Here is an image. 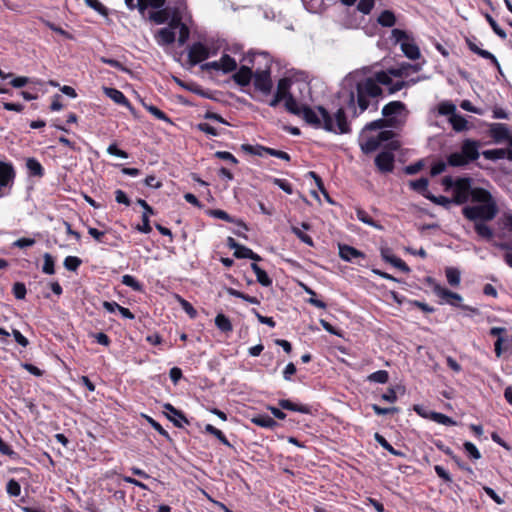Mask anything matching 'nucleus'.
<instances>
[{
    "mask_svg": "<svg viewBox=\"0 0 512 512\" xmlns=\"http://www.w3.org/2000/svg\"><path fill=\"white\" fill-rule=\"evenodd\" d=\"M122 284L130 287L136 292H142L143 291V284L139 282L134 276L125 274L122 276L121 280Z\"/></svg>",
    "mask_w": 512,
    "mask_h": 512,
    "instance_id": "nucleus-42",
    "label": "nucleus"
},
{
    "mask_svg": "<svg viewBox=\"0 0 512 512\" xmlns=\"http://www.w3.org/2000/svg\"><path fill=\"white\" fill-rule=\"evenodd\" d=\"M145 109L153 115L156 119L171 123V119L168 115L154 105H144Z\"/></svg>",
    "mask_w": 512,
    "mask_h": 512,
    "instance_id": "nucleus-50",
    "label": "nucleus"
},
{
    "mask_svg": "<svg viewBox=\"0 0 512 512\" xmlns=\"http://www.w3.org/2000/svg\"><path fill=\"white\" fill-rule=\"evenodd\" d=\"M210 56L209 48L201 42L193 43L188 51V61L190 65L195 66Z\"/></svg>",
    "mask_w": 512,
    "mask_h": 512,
    "instance_id": "nucleus-9",
    "label": "nucleus"
},
{
    "mask_svg": "<svg viewBox=\"0 0 512 512\" xmlns=\"http://www.w3.org/2000/svg\"><path fill=\"white\" fill-rule=\"evenodd\" d=\"M63 265L68 271L76 272L82 265V260L77 256H67Z\"/></svg>",
    "mask_w": 512,
    "mask_h": 512,
    "instance_id": "nucleus-49",
    "label": "nucleus"
},
{
    "mask_svg": "<svg viewBox=\"0 0 512 512\" xmlns=\"http://www.w3.org/2000/svg\"><path fill=\"white\" fill-rule=\"evenodd\" d=\"M169 18V28H171L172 30L177 29L184 25V23L182 22L181 13L178 9H174Z\"/></svg>",
    "mask_w": 512,
    "mask_h": 512,
    "instance_id": "nucleus-54",
    "label": "nucleus"
},
{
    "mask_svg": "<svg viewBox=\"0 0 512 512\" xmlns=\"http://www.w3.org/2000/svg\"><path fill=\"white\" fill-rule=\"evenodd\" d=\"M401 50L404 55L411 60H417L421 56L419 47L414 42H402Z\"/></svg>",
    "mask_w": 512,
    "mask_h": 512,
    "instance_id": "nucleus-23",
    "label": "nucleus"
},
{
    "mask_svg": "<svg viewBox=\"0 0 512 512\" xmlns=\"http://www.w3.org/2000/svg\"><path fill=\"white\" fill-rule=\"evenodd\" d=\"M6 491L10 496L17 497L21 493V486L15 479H10L7 482Z\"/></svg>",
    "mask_w": 512,
    "mask_h": 512,
    "instance_id": "nucleus-60",
    "label": "nucleus"
},
{
    "mask_svg": "<svg viewBox=\"0 0 512 512\" xmlns=\"http://www.w3.org/2000/svg\"><path fill=\"white\" fill-rule=\"evenodd\" d=\"M475 40H476V38H474V39L466 38V44H467L468 48L470 49V51H472L473 53L477 54L478 56H480L486 60H489L491 62V64L500 71L501 70L500 63L497 60V58L494 56V54H492L488 50L481 49L476 44Z\"/></svg>",
    "mask_w": 512,
    "mask_h": 512,
    "instance_id": "nucleus-13",
    "label": "nucleus"
},
{
    "mask_svg": "<svg viewBox=\"0 0 512 512\" xmlns=\"http://www.w3.org/2000/svg\"><path fill=\"white\" fill-rule=\"evenodd\" d=\"M220 68L224 74L231 73L237 69L236 60L228 54H223L220 58Z\"/></svg>",
    "mask_w": 512,
    "mask_h": 512,
    "instance_id": "nucleus-26",
    "label": "nucleus"
},
{
    "mask_svg": "<svg viewBox=\"0 0 512 512\" xmlns=\"http://www.w3.org/2000/svg\"><path fill=\"white\" fill-rule=\"evenodd\" d=\"M406 111V105L401 101H391L382 108V115L385 120H391L392 127L399 123L397 117Z\"/></svg>",
    "mask_w": 512,
    "mask_h": 512,
    "instance_id": "nucleus-7",
    "label": "nucleus"
},
{
    "mask_svg": "<svg viewBox=\"0 0 512 512\" xmlns=\"http://www.w3.org/2000/svg\"><path fill=\"white\" fill-rule=\"evenodd\" d=\"M449 122L456 132H462L468 129V121L462 115L453 114L450 116Z\"/></svg>",
    "mask_w": 512,
    "mask_h": 512,
    "instance_id": "nucleus-29",
    "label": "nucleus"
},
{
    "mask_svg": "<svg viewBox=\"0 0 512 512\" xmlns=\"http://www.w3.org/2000/svg\"><path fill=\"white\" fill-rule=\"evenodd\" d=\"M480 142L473 139H465L461 145V152L468 163L476 161L479 158Z\"/></svg>",
    "mask_w": 512,
    "mask_h": 512,
    "instance_id": "nucleus-11",
    "label": "nucleus"
},
{
    "mask_svg": "<svg viewBox=\"0 0 512 512\" xmlns=\"http://www.w3.org/2000/svg\"><path fill=\"white\" fill-rule=\"evenodd\" d=\"M455 111L456 106L452 102L445 101L440 103L438 106V112L441 115L452 116L453 114H455Z\"/></svg>",
    "mask_w": 512,
    "mask_h": 512,
    "instance_id": "nucleus-58",
    "label": "nucleus"
},
{
    "mask_svg": "<svg viewBox=\"0 0 512 512\" xmlns=\"http://www.w3.org/2000/svg\"><path fill=\"white\" fill-rule=\"evenodd\" d=\"M489 135L495 143L506 141L512 147V133L504 123H492L489 127Z\"/></svg>",
    "mask_w": 512,
    "mask_h": 512,
    "instance_id": "nucleus-8",
    "label": "nucleus"
},
{
    "mask_svg": "<svg viewBox=\"0 0 512 512\" xmlns=\"http://www.w3.org/2000/svg\"><path fill=\"white\" fill-rule=\"evenodd\" d=\"M206 432L210 433L211 435L215 436L223 445L232 448V444L229 442L227 437L223 434L221 430L214 427L211 424H207L205 427Z\"/></svg>",
    "mask_w": 512,
    "mask_h": 512,
    "instance_id": "nucleus-40",
    "label": "nucleus"
},
{
    "mask_svg": "<svg viewBox=\"0 0 512 512\" xmlns=\"http://www.w3.org/2000/svg\"><path fill=\"white\" fill-rule=\"evenodd\" d=\"M445 275L447 282L453 286L457 287L460 284L461 281V273L457 268L454 267H447L445 269Z\"/></svg>",
    "mask_w": 512,
    "mask_h": 512,
    "instance_id": "nucleus-33",
    "label": "nucleus"
},
{
    "mask_svg": "<svg viewBox=\"0 0 512 512\" xmlns=\"http://www.w3.org/2000/svg\"><path fill=\"white\" fill-rule=\"evenodd\" d=\"M208 215L221 219L223 221L229 222V223H237L238 225L242 226L244 229H248L246 224L242 220H235L231 215H229L226 211L222 209H211L208 211Z\"/></svg>",
    "mask_w": 512,
    "mask_h": 512,
    "instance_id": "nucleus-21",
    "label": "nucleus"
},
{
    "mask_svg": "<svg viewBox=\"0 0 512 512\" xmlns=\"http://www.w3.org/2000/svg\"><path fill=\"white\" fill-rule=\"evenodd\" d=\"M501 225L504 229L509 232H512V213L505 212L500 219Z\"/></svg>",
    "mask_w": 512,
    "mask_h": 512,
    "instance_id": "nucleus-64",
    "label": "nucleus"
},
{
    "mask_svg": "<svg viewBox=\"0 0 512 512\" xmlns=\"http://www.w3.org/2000/svg\"><path fill=\"white\" fill-rule=\"evenodd\" d=\"M0 453L10 457L13 460L19 459V454L12 449L10 445L3 441L0 437Z\"/></svg>",
    "mask_w": 512,
    "mask_h": 512,
    "instance_id": "nucleus-55",
    "label": "nucleus"
},
{
    "mask_svg": "<svg viewBox=\"0 0 512 512\" xmlns=\"http://www.w3.org/2000/svg\"><path fill=\"white\" fill-rule=\"evenodd\" d=\"M426 199L430 200L432 203L436 205H440L445 209H449L451 204H454L453 198H448L446 196H435L433 194L426 195Z\"/></svg>",
    "mask_w": 512,
    "mask_h": 512,
    "instance_id": "nucleus-41",
    "label": "nucleus"
},
{
    "mask_svg": "<svg viewBox=\"0 0 512 512\" xmlns=\"http://www.w3.org/2000/svg\"><path fill=\"white\" fill-rule=\"evenodd\" d=\"M386 127H392L391 120H385V118L374 120L365 126V130H377Z\"/></svg>",
    "mask_w": 512,
    "mask_h": 512,
    "instance_id": "nucleus-53",
    "label": "nucleus"
},
{
    "mask_svg": "<svg viewBox=\"0 0 512 512\" xmlns=\"http://www.w3.org/2000/svg\"><path fill=\"white\" fill-rule=\"evenodd\" d=\"M279 407L291 412H299L302 414H312L311 407L308 405H302L292 402L289 399H282L279 401Z\"/></svg>",
    "mask_w": 512,
    "mask_h": 512,
    "instance_id": "nucleus-19",
    "label": "nucleus"
},
{
    "mask_svg": "<svg viewBox=\"0 0 512 512\" xmlns=\"http://www.w3.org/2000/svg\"><path fill=\"white\" fill-rule=\"evenodd\" d=\"M104 94L109 97L112 101H114L116 104L122 105L124 107H131V103L128 100V98L124 95L123 92L116 88H110V87H104L103 88Z\"/></svg>",
    "mask_w": 512,
    "mask_h": 512,
    "instance_id": "nucleus-18",
    "label": "nucleus"
},
{
    "mask_svg": "<svg viewBox=\"0 0 512 512\" xmlns=\"http://www.w3.org/2000/svg\"><path fill=\"white\" fill-rule=\"evenodd\" d=\"M43 266H42V272L47 275H53L55 273V260L54 257L49 254L45 253L43 255Z\"/></svg>",
    "mask_w": 512,
    "mask_h": 512,
    "instance_id": "nucleus-45",
    "label": "nucleus"
},
{
    "mask_svg": "<svg viewBox=\"0 0 512 512\" xmlns=\"http://www.w3.org/2000/svg\"><path fill=\"white\" fill-rule=\"evenodd\" d=\"M26 168L29 177L42 178L45 175V169L42 164L34 157L26 159Z\"/></svg>",
    "mask_w": 512,
    "mask_h": 512,
    "instance_id": "nucleus-20",
    "label": "nucleus"
},
{
    "mask_svg": "<svg viewBox=\"0 0 512 512\" xmlns=\"http://www.w3.org/2000/svg\"><path fill=\"white\" fill-rule=\"evenodd\" d=\"M463 449L468 458L473 461L479 460L482 457L479 449L470 441H465L463 443Z\"/></svg>",
    "mask_w": 512,
    "mask_h": 512,
    "instance_id": "nucleus-43",
    "label": "nucleus"
},
{
    "mask_svg": "<svg viewBox=\"0 0 512 512\" xmlns=\"http://www.w3.org/2000/svg\"><path fill=\"white\" fill-rule=\"evenodd\" d=\"M339 256L347 262H351L356 258H365V254L362 251L347 244L339 245Z\"/></svg>",
    "mask_w": 512,
    "mask_h": 512,
    "instance_id": "nucleus-16",
    "label": "nucleus"
},
{
    "mask_svg": "<svg viewBox=\"0 0 512 512\" xmlns=\"http://www.w3.org/2000/svg\"><path fill=\"white\" fill-rule=\"evenodd\" d=\"M16 176L12 163L0 161V186L6 187L14 181Z\"/></svg>",
    "mask_w": 512,
    "mask_h": 512,
    "instance_id": "nucleus-15",
    "label": "nucleus"
},
{
    "mask_svg": "<svg viewBox=\"0 0 512 512\" xmlns=\"http://www.w3.org/2000/svg\"><path fill=\"white\" fill-rule=\"evenodd\" d=\"M292 85L291 79L284 77L279 79L277 83V89L275 94L279 95L283 99H286L288 96H291L290 88Z\"/></svg>",
    "mask_w": 512,
    "mask_h": 512,
    "instance_id": "nucleus-27",
    "label": "nucleus"
},
{
    "mask_svg": "<svg viewBox=\"0 0 512 512\" xmlns=\"http://www.w3.org/2000/svg\"><path fill=\"white\" fill-rule=\"evenodd\" d=\"M215 325L220 331L224 333H229L233 331V325L230 319L223 313L217 314V316L215 317Z\"/></svg>",
    "mask_w": 512,
    "mask_h": 512,
    "instance_id": "nucleus-30",
    "label": "nucleus"
},
{
    "mask_svg": "<svg viewBox=\"0 0 512 512\" xmlns=\"http://www.w3.org/2000/svg\"><path fill=\"white\" fill-rule=\"evenodd\" d=\"M447 163L452 167H463L469 164L462 152L451 153L447 157Z\"/></svg>",
    "mask_w": 512,
    "mask_h": 512,
    "instance_id": "nucleus-37",
    "label": "nucleus"
},
{
    "mask_svg": "<svg viewBox=\"0 0 512 512\" xmlns=\"http://www.w3.org/2000/svg\"><path fill=\"white\" fill-rule=\"evenodd\" d=\"M140 3V13L144 15L148 7L160 9L165 5L166 0H140Z\"/></svg>",
    "mask_w": 512,
    "mask_h": 512,
    "instance_id": "nucleus-48",
    "label": "nucleus"
},
{
    "mask_svg": "<svg viewBox=\"0 0 512 512\" xmlns=\"http://www.w3.org/2000/svg\"><path fill=\"white\" fill-rule=\"evenodd\" d=\"M427 282L432 286L433 293L445 303L454 307H459L462 310L470 311L473 314H479V310L477 308L461 304L463 298L460 294L441 286L431 277L427 278Z\"/></svg>",
    "mask_w": 512,
    "mask_h": 512,
    "instance_id": "nucleus-4",
    "label": "nucleus"
},
{
    "mask_svg": "<svg viewBox=\"0 0 512 512\" xmlns=\"http://www.w3.org/2000/svg\"><path fill=\"white\" fill-rule=\"evenodd\" d=\"M299 117H302L307 124L315 128H323V120L321 115L319 114V112L317 113L308 105L302 104Z\"/></svg>",
    "mask_w": 512,
    "mask_h": 512,
    "instance_id": "nucleus-12",
    "label": "nucleus"
},
{
    "mask_svg": "<svg viewBox=\"0 0 512 512\" xmlns=\"http://www.w3.org/2000/svg\"><path fill=\"white\" fill-rule=\"evenodd\" d=\"M316 109L322 117L323 129L325 131L336 134H348L351 132V127L347 120L344 107H340L335 112V121L329 111L323 106H317Z\"/></svg>",
    "mask_w": 512,
    "mask_h": 512,
    "instance_id": "nucleus-3",
    "label": "nucleus"
},
{
    "mask_svg": "<svg viewBox=\"0 0 512 512\" xmlns=\"http://www.w3.org/2000/svg\"><path fill=\"white\" fill-rule=\"evenodd\" d=\"M484 17L488 24L490 25L493 32L500 37L501 39L505 40L507 38L506 32L498 25V23L495 21V19L488 13L484 14Z\"/></svg>",
    "mask_w": 512,
    "mask_h": 512,
    "instance_id": "nucleus-46",
    "label": "nucleus"
},
{
    "mask_svg": "<svg viewBox=\"0 0 512 512\" xmlns=\"http://www.w3.org/2000/svg\"><path fill=\"white\" fill-rule=\"evenodd\" d=\"M251 421L255 425L266 429H274L276 426H278L275 418H251Z\"/></svg>",
    "mask_w": 512,
    "mask_h": 512,
    "instance_id": "nucleus-52",
    "label": "nucleus"
},
{
    "mask_svg": "<svg viewBox=\"0 0 512 512\" xmlns=\"http://www.w3.org/2000/svg\"><path fill=\"white\" fill-rule=\"evenodd\" d=\"M485 159L496 161L505 158V148L489 149L482 152Z\"/></svg>",
    "mask_w": 512,
    "mask_h": 512,
    "instance_id": "nucleus-44",
    "label": "nucleus"
},
{
    "mask_svg": "<svg viewBox=\"0 0 512 512\" xmlns=\"http://www.w3.org/2000/svg\"><path fill=\"white\" fill-rule=\"evenodd\" d=\"M284 106L289 113L296 116H300L302 105L298 104L293 95L288 96L286 99H284Z\"/></svg>",
    "mask_w": 512,
    "mask_h": 512,
    "instance_id": "nucleus-38",
    "label": "nucleus"
},
{
    "mask_svg": "<svg viewBox=\"0 0 512 512\" xmlns=\"http://www.w3.org/2000/svg\"><path fill=\"white\" fill-rule=\"evenodd\" d=\"M156 38L159 44L170 45L175 42L176 35L171 28L166 27L158 31Z\"/></svg>",
    "mask_w": 512,
    "mask_h": 512,
    "instance_id": "nucleus-22",
    "label": "nucleus"
},
{
    "mask_svg": "<svg viewBox=\"0 0 512 512\" xmlns=\"http://www.w3.org/2000/svg\"><path fill=\"white\" fill-rule=\"evenodd\" d=\"M375 6V0H360L357 4V10L364 15L371 13Z\"/></svg>",
    "mask_w": 512,
    "mask_h": 512,
    "instance_id": "nucleus-57",
    "label": "nucleus"
},
{
    "mask_svg": "<svg viewBox=\"0 0 512 512\" xmlns=\"http://www.w3.org/2000/svg\"><path fill=\"white\" fill-rule=\"evenodd\" d=\"M473 179L470 177H458L457 183L452 191L454 204L463 205L469 200L474 202V193L478 190H484L482 187H473Z\"/></svg>",
    "mask_w": 512,
    "mask_h": 512,
    "instance_id": "nucleus-5",
    "label": "nucleus"
},
{
    "mask_svg": "<svg viewBox=\"0 0 512 512\" xmlns=\"http://www.w3.org/2000/svg\"><path fill=\"white\" fill-rule=\"evenodd\" d=\"M241 149H242V151H244L247 154L262 157L264 154H267V150H269L270 147H266V146H263L260 144H257V145L243 144V145H241Z\"/></svg>",
    "mask_w": 512,
    "mask_h": 512,
    "instance_id": "nucleus-32",
    "label": "nucleus"
},
{
    "mask_svg": "<svg viewBox=\"0 0 512 512\" xmlns=\"http://www.w3.org/2000/svg\"><path fill=\"white\" fill-rule=\"evenodd\" d=\"M368 379L376 383L384 384L388 381L389 374L386 370H378L370 374Z\"/></svg>",
    "mask_w": 512,
    "mask_h": 512,
    "instance_id": "nucleus-56",
    "label": "nucleus"
},
{
    "mask_svg": "<svg viewBox=\"0 0 512 512\" xmlns=\"http://www.w3.org/2000/svg\"><path fill=\"white\" fill-rule=\"evenodd\" d=\"M149 216L150 215H147V212H143L142 217H141L142 224L141 225L138 224L136 226V230H138L139 232L144 233V234H149L152 231Z\"/></svg>",
    "mask_w": 512,
    "mask_h": 512,
    "instance_id": "nucleus-61",
    "label": "nucleus"
},
{
    "mask_svg": "<svg viewBox=\"0 0 512 512\" xmlns=\"http://www.w3.org/2000/svg\"><path fill=\"white\" fill-rule=\"evenodd\" d=\"M356 216L359 221H361L371 227H374L377 229H382V226L380 224H378L364 209L357 208Z\"/></svg>",
    "mask_w": 512,
    "mask_h": 512,
    "instance_id": "nucleus-36",
    "label": "nucleus"
},
{
    "mask_svg": "<svg viewBox=\"0 0 512 512\" xmlns=\"http://www.w3.org/2000/svg\"><path fill=\"white\" fill-rule=\"evenodd\" d=\"M428 184H429V181L427 178L425 177H421L417 180H411L409 181V186L412 190L416 191L417 193L421 194L422 196H424L426 198V195H429L431 194L429 191H428Z\"/></svg>",
    "mask_w": 512,
    "mask_h": 512,
    "instance_id": "nucleus-24",
    "label": "nucleus"
},
{
    "mask_svg": "<svg viewBox=\"0 0 512 512\" xmlns=\"http://www.w3.org/2000/svg\"><path fill=\"white\" fill-rule=\"evenodd\" d=\"M380 146L377 137H369L364 141L360 142V147L363 153L369 154L376 151Z\"/></svg>",
    "mask_w": 512,
    "mask_h": 512,
    "instance_id": "nucleus-35",
    "label": "nucleus"
},
{
    "mask_svg": "<svg viewBox=\"0 0 512 512\" xmlns=\"http://www.w3.org/2000/svg\"><path fill=\"white\" fill-rule=\"evenodd\" d=\"M88 234L95 239L98 243L109 244L106 238V232L100 231L96 228L89 227Z\"/></svg>",
    "mask_w": 512,
    "mask_h": 512,
    "instance_id": "nucleus-59",
    "label": "nucleus"
},
{
    "mask_svg": "<svg viewBox=\"0 0 512 512\" xmlns=\"http://www.w3.org/2000/svg\"><path fill=\"white\" fill-rule=\"evenodd\" d=\"M291 232L299 239L301 240L303 243H305L306 245L310 246V247H313L314 246V241L312 239V237L308 234H306L305 232H303L300 228H298L297 226H291Z\"/></svg>",
    "mask_w": 512,
    "mask_h": 512,
    "instance_id": "nucleus-51",
    "label": "nucleus"
},
{
    "mask_svg": "<svg viewBox=\"0 0 512 512\" xmlns=\"http://www.w3.org/2000/svg\"><path fill=\"white\" fill-rule=\"evenodd\" d=\"M253 75H254V71L252 70L251 67L242 65L233 74L232 79L237 85H239L241 87H245L251 83V80L253 79Z\"/></svg>",
    "mask_w": 512,
    "mask_h": 512,
    "instance_id": "nucleus-14",
    "label": "nucleus"
},
{
    "mask_svg": "<svg viewBox=\"0 0 512 512\" xmlns=\"http://www.w3.org/2000/svg\"><path fill=\"white\" fill-rule=\"evenodd\" d=\"M253 85L257 91L264 95H269L273 88L271 78V65H266L264 69H257L253 75Z\"/></svg>",
    "mask_w": 512,
    "mask_h": 512,
    "instance_id": "nucleus-6",
    "label": "nucleus"
},
{
    "mask_svg": "<svg viewBox=\"0 0 512 512\" xmlns=\"http://www.w3.org/2000/svg\"><path fill=\"white\" fill-rule=\"evenodd\" d=\"M394 161V154L390 151H382L375 157V165L382 173L392 172Z\"/></svg>",
    "mask_w": 512,
    "mask_h": 512,
    "instance_id": "nucleus-10",
    "label": "nucleus"
},
{
    "mask_svg": "<svg viewBox=\"0 0 512 512\" xmlns=\"http://www.w3.org/2000/svg\"><path fill=\"white\" fill-rule=\"evenodd\" d=\"M382 95V87L365 77L358 80L349 91L345 106L351 112V116L357 118L370 107L373 111H377Z\"/></svg>",
    "mask_w": 512,
    "mask_h": 512,
    "instance_id": "nucleus-2",
    "label": "nucleus"
},
{
    "mask_svg": "<svg viewBox=\"0 0 512 512\" xmlns=\"http://www.w3.org/2000/svg\"><path fill=\"white\" fill-rule=\"evenodd\" d=\"M251 269L255 273L258 283L264 287H269L272 285V279L257 263H252Z\"/></svg>",
    "mask_w": 512,
    "mask_h": 512,
    "instance_id": "nucleus-25",
    "label": "nucleus"
},
{
    "mask_svg": "<svg viewBox=\"0 0 512 512\" xmlns=\"http://www.w3.org/2000/svg\"><path fill=\"white\" fill-rule=\"evenodd\" d=\"M476 205L465 206L462 215L469 221L474 222L476 234L485 239L491 240L494 236L493 230L486 224L492 221L498 214L499 208L493 195L487 190H478L474 193Z\"/></svg>",
    "mask_w": 512,
    "mask_h": 512,
    "instance_id": "nucleus-1",
    "label": "nucleus"
},
{
    "mask_svg": "<svg viewBox=\"0 0 512 512\" xmlns=\"http://www.w3.org/2000/svg\"><path fill=\"white\" fill-rule=\"evenodd\" d=\"M13 295L16 299L22 300L25 298L27 290L26 286L22 282H16L12 288Z\"/></svg>",
    "mask_w": 512,
    "mask_h": 512,
    "instance_id": "nucleus-63",
    "label": "nucleus"
},
{
    "mask_svg": "<svg viewBox=\"0 0 512 512\" xmlns=\"http://www.w3.org/2000/svg\"><path fill=\"white\" fill-rule=\"evenodd\" d=\"M377 22L382 27H393L396 24L395 14L391 10H384L378 16Z\"/></svg>",
    "mask_w": 512,
    "mask_h": 512,
    "instance_id": "nucleus-28",
    "label": "nucleus"
},
{
    "mask_svg": "<svg viewBox=\"0 0 512 512\" xmlns=\"http://www.w3.org/2000/svg\"><path fill=\"white\" fill-rule=\"evenodd\" d=\"M170 13L167 8L165 9H158L157 11H153L150 13L149 18L151 21H153L156 24H164L169 20Z\"/></svg>",
    "mask_w": 512,
    "mask_h": 512,
    "instance_id": "nucleus-34",
    "label": "nucleus"
},
{
    "mask_svg": "<svg viewBox=\"0 0 512 512\" xmlns=\"http://www.w3.org/2000/svg\"><path fill=\"white\" fill-rule=\"evenodd\" d=\"M368 79H372L375 81L376 85H386L389 86L392 84V78L389 73L385 71L376 72L373 76L368 77Z\"/></svg>",
    "mask_w": 512,
    "mask_h": 512,
    "instance_id": "nucleus-39",
    "label": "nucleus"
},
{
    "mask_svg": "<svg viewBox=\"0 0 512 512\" xmlns=\"http://www.w3.org/2000/svg\"><path fill=\"white\" fill-rule=\"evenodd\" d=\"M381 256L386 262L390 263L391 265L398 268L402 272L409 273L411 271L410 267L406 264V262L403 261L401 258L391 254L390 250H382Z\"/></svg>",
    "mask_w": 512,
    "mask_h": 512,
    "instance_id": "nucleus-17",
    "label": "nucleus"
},
{
    "mask_svg": "<svg viewBox=\"0 0 512 512\" xmlns=\"http://www.w3.org/2000/svg\"><path fill=\"white\" fill-rule=\"evenodd\" d=\"M85 4L100 13L101 15H107L108 9L99 0H84Z\"/></svg>",
    "mask_w": 512,
    "mask_h": 512,
    "instance_id": "nucleus-62",
    "label": "nucleus"
},
{
    "mask_svg": "<svg viewBox=\"0 0 512 512\" xmlns=\"http://www.w3.org/2000/svg\"><path fill=\"white\" fill-rule=\"evenodd\" d=\"M304 291L308 294V295H311V297L307 300V302L319 309H326L327 305L324 301L320 300V299H317V294L316 292L311 289L310 287L308 286H304Z\"/></svg>",
    "mask_w": 512,
    "mask_h": 512,
    "instance_id": "nucleus-47",
    "label": "nucleus"
},
{
    "mask_svg": "<svg viewBox=\"0 0 512 512\" xmlns=\"http://www.w3.org/2000/svg\"><path fill=\"white\" fill-rule=\"evenodd\" d=\"M225 291L230 296L243 299L244 301H246V302H248L250 304H255V305H259L260 304V301H259V299L257 297L250 296V295L245 294V293H243V292H241L239 290H236V289H234L232 287H226Z\"/></svg>",
    "mask_w": 512,
    "mask_h": 512,
    "instance_id": "nucleus-31",
    "label": "nucleus"
}]
</instances>
